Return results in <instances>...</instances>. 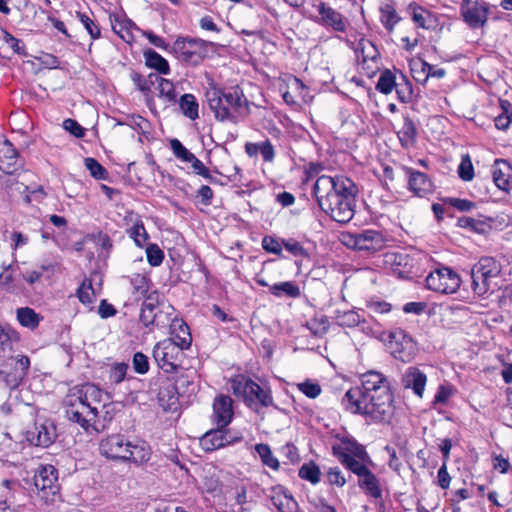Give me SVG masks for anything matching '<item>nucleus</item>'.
Returning a JSON list of instances; mask_svg holds the SVG:
<instances>
[{
    "label": "nucleus",
    "instance_id": "f257e3e1",
    "mask_svg": "<svg viewBox=\"0 0 512 512\" xmlns=\"http://www.w3.org/2000/svg\"><path fill=\"white\" fill-rule=\"evenodd\" d=\"M361 386L349 389L342 403L352 413L365 416L375 422L389 415L392 403L390 385L384 375L368 371L361 377Z\"/></svg>",
    "mask_w": 512,
    "mask_h": 512
},
{
    "label": "nucleus",
    "instance_id": "f03ea898",
    "mask_svg": "<svg viewBox=\"0 0 512 512\" xmlns=\"http://www.w3.org/2000/svg\"><path fill=\"white\" fill-rule=\"evenodd\" d=\"M313 191L321 210L334 221L348 223L353 218L358 188L350 178L319 176Z\"/></svg>",
    "mask_w": 512,
    "mask_h": 512
},
{
    "label": "nucleus",
    "instance_id": "7ed1b4c3",
    "mask_svg": "<svg viewBox=\"0 0 512 512\" xmlns=\"http://www.w3.org/2000/svg\"><path fill=\"white\" fill-rule=\"evenodd\" d=\"M332 452L344 467L359 477L362 489L373 498H381L379 481L367 467L371 460L364 446L353 439L342 438L333 444Z\"/></svg>",
    "mask_w": 512,
    "mask_h": 512
},
{
    "label": "nucleus",
    "instance_id": "20e7f679",
    "mask_svg": "<svg viewBox=\"0 0 512 512\" xmlns=\"http://www.w3.org/2000/svg\"><path fill=\"white\" fill-rule=\"evenodd\" d=\"M66 415L72 422L79 424L86 432L96 430L93 423L99 409L105 406L103 392L93 384H84L71 388L64 399Z\"/></svg>",
    "mask_w": 512,
    "mask_h": 512
},
{
    "label": "nucleus",
    "instance_id": "39448f33",
    "mask_svg": "<svg viewBox=\"0 0 512 512\" xmlns=\"http://www.w3.org/2000/svg\"><path fill=\"white\" fill-rule=\"evenodd\" d=\"M206 99L216 120L220 122L237 123L239 114L248 112V100L238 86L228 89L211 87L206 92Z\"/></svg>",
    "mask_w": 512,
    "mask_h": 512
},
{
    "label": "nucleus",
    "instance_id": "423d86ee",
    "mask_svg": "<svg viewBox=\"0 0 512 512\" xmlns=\"http://www.w3.org/2000/svg\"><path fill=\"white\" fill-rule=\"evenodd\" d=\"M99 450L106 458L130 461L138 465L146 463L151 457V449L146 442H131L121 434H113L102 439Z\"/></svg>",
    "mask_w": 512,
    "mask_h": 512
},
{
    "label": "nucleus",
    "instance_id": "0eeeda50",
    "mask_svg": "<svg viewBox=\"0 0 512 512\" xmlns=\"http://www.w3.org/2000/svg\"><path fill=\"white\" fill-rule=\"evenodd\" d=\"M501 271V264L493 257L480 258L471 269L473 292L480 297H485L498 290Z\"/></svg>",
    "mask_w": 512,
    "mask_h": 512
},
{
    "label": "nucleus",
    "instance_id": "6e6552de",
    "mask_svg": "<svg viewBox=\"0 0 512 512\" xmlns=\"http://www.w3.org/2000/svg\"><path fill=\"white\" fill-rule=\"evenodd\" d=\"M171 51L181 62L197 66L207 56V42L199 38L178 37Z\"/></svg>",
    "mask_w": 512,
    "mask_h": 512
},
{
    "label": "nucleus",
    "instance_id": "1a4fd4ad",
    "mask_svg": "<svg viewBox=\"0 0 512 512\" xmlns=\"http://www.w3.org/2000/svg\"><path fill=\"white\" fill-rule=\"evenodd\" d=\"M183 350L173 341V339H164L158 342L153 349V357L160 369L165 373H173L181 367Z\"/></svg>",
    "mask_w": 512,
    "mask_h": 512
},
{
    "label": "nucleus",
    "instance_id": "9d476101",
    "mask_svg": "<svg viewBox=\"0 0 512 512\" xmlns=\"http://www.w3.org/2000/svg\"><path fill=\"white\" fill-rule=\"evenodd\" d=\"M0 365V381L9 389H16L27 376L30 360L27 356L6 357Z\"/></svg>",
    "mask_w": 512,
    "mask_h": 512
},
{
    "label": "nucleus",
    "instance_id": "9b49d317",
    "mask_svg": "<svg viewBox=\"0 0 512 512\" xmlns=\"http://www.w3.org/2000/svg\"><path fill=\"white\" fill-rule=\"evenodd\" d=\"M34 486L38 499L45 504H52L60 497L57 471L51 465L38 470L34 476Z\"/></svg>",
    "mask_w": 512,
    "mask_h": 512
},
{
    "label": "nucleus",
    "instance_id": "f8f14e48",
    "mask_svg": "<svg viewBox=\"0 0 512 512\" xmlns=\"http://www.w3.org/2000/svg\"><path fill=\"white\" fill-rule=\"evenodd\" d=\"M343 243L352 249L375 253L386 246V239L380 231L364 230L359 233H348L343 236Z\"/></svg>",
    "mask_w": 512,
    "mask_h": 512
},
{
    "label": "nucleus",
    "instance_id": "ddd939ff",
    "mask_svg": "<svg viewBox=\"0 0 512 512\" xmlns=\"http://www.w3.org/2000/svg\"><path fill=\"white\" fill-rule=\"evenodd\" d=\"M425 281L428 289L442 294L455 293L461 284L459 275L449 267L431 271Z\"/></svg>",
    "mask_w": 512,
    "mask_h": 512
},
{
    "label": "nucleus",
    "instance_id": "4468645a",
    "mask_svg": "<svg viewBox=\"0 0 512 512\" xmlns=\"http://www.w3.org/2000/svg\"><path fill=\"white\" fill-rule=\"evenodd\" d=\"M460 13L469 27L479 28L487 22L489 7L484 2L463 0L460 5Z\"/></svg>",
    "mask_w": 512,
    "mask_h": 512
},
{
    "label": "nucleus",
    "instance_id": "2eb2a0df",
    "mask_svg": "<svg viewBox=\"0 0 512 512\" xmlns=\"http://www.w3.org/2000/svg\"><path fill=\"white\" fill-rule=\"evenodd\" d=\"M313 7L318 12V16L314 19L315 22L324 27L332 28L337 32H345L346 20L340 12L323 1L315 2Z\"/></svg>",
    "mask_w": 512,
    "mask_h": 512
},
{
    "label": "nucleus",
    "instance_id": "dca6fc26",
    "mask_svg": "<svg viewBox=\"0 0 512 512\" xmlns=\"http://www.w3.org/2000/svg\"><path fill=\"white\" fill-rule=\"evenodd\" d=\"M21 164L18 159V152L13 144L5 139L0 142V170L6 174H13Z\"/></svg>",
    "mask_w": 512,
    "mask_h": 512
},
{
    "label": "nucleus",
    "instance_id": "f3484780",
    "mask_svg": "<svg viewBox=\"0 0 512 512\" xmlns=\"http://www.w3.org/2000/svg\"><path fill=\"white\" fill-rule=\"evenodd\" d=\"M234 442L225 428L218 427L203 435L200 445L205 451H214Z\"/></svg>",
    "mask_w": 512,
    "mask_h": 512
},
{
    "label": "nucleus",
    "instance_id": "a211bd4d",
    "mask_svg": "<svg viewBox=\"0 0 512 512\" xmlns=\"http://www.w3.org/2000/svg\"><path fill=\"white\" fill-rule=\"evenodd\" d=\"M245 403L256 412L259 411L258 406L270 407L274 405L270 389H264L254 381L253 384L250 385Z\"/></svg>",
    "mask_w": 512,
    "mask_h": 512
},
{
    "label": "nucleus",
    "instance_id": "6ab92c4d",
    "mask_svg": "<svg viewBox=\"0 0 512 512\" xmlns=\"http://www.w3.org/2000/svg\"><path fill=\"white\" fill-rule=\"evenodd\" d=\"M427 377L417 367H408L402 375V385L405 389H412L414 394L422 397Z\"/></svg>",
    "mask_w": 512,
    "mask_h": 512
},
{
    "label": "nucleus",
    "instance_id": "aec40b11",
    "mask_svg": "<svg viewBox=\"0 0 512 512\" xmlns=\"http://www.w3.org/2000/svg\"><path fill=\"white\" fill-rule=\"evenodd\" d=\"M389 348L395 358L404 359V353L413 347L412 339L402 329L389 333Z\"/></svg>",
    "mask_w": 512,
    "mask_h": 512
},
{
    "label": "nucleus",
    "instance_id": "412c9836",
    "mask_svg": "<svg viewBox=\"0 0 512 512\" xmlns=\"http://www.w3.org/2000/svg\"><path fill=\"white\" fill-rule=\"evenodd\" d=\"M215 421L218 427L225 428L232 420V399L221 395L213 403Z\"/></svg>",
    "mask_w": 512,
    "mask_h": 512
},
{
    "label": "nucleus",
    "instance_id": "4be33fe9",
    "mask_svg": "<svg viewBox=\"0 0 512 512\" xmlns=\"http://www.w3.org/2000/svg\"><path fill=\"white\" fill-rule=\"evenodd\" d=\"M493 181L495 185L503 190L508 191L512 184L511 166L502 159H497L492 168Z\"/></svg>",
    "mask_w": 512,
    "mask_h": 512
},
{
    "label": "nucleus",
    "instance_id": "5701e85b",
    "mask_svg": "<svg viewBox=\"0 0 512 512\" xmlns=\"http://www.w3.org/2000/svg\"><path fill=\"white\" fill-rule=\"evenodd\" d=\"M407 172L409 173V189L415 195L423 197L424 195L432 192L433 184L425 173L413 171L411 169H408Z\"/></svg>",
    "mask_w": 512,
    "mask_h": 512
},
{
    "label": "nucleus",
    "instance_id": "b1692460",
    "mask_svg": "<svg viewBox=\"0 0 512 512\" xmlns=\"http://www.w3.org/2000/svg\"><path fill=\"white\" fill-rule=\"evenodd\" d=\"M29 441L34 445L48 447L55 439V430L52 425H36L33 431L29 432Z\"/></svg>",
    "mask_w": 512,
    "mask_h": 512
},
{
    "label": "nucleus",
    "instance_id": "393cba45",
    "mask_svg": "<svg viewBox=\"0 0 512 512\" xmlns=\"http://www.w3.org/2000/svg\"><path fill=\"white\" fill-rule=\"evenodd\" d=\"M171 337L177 345L188 349L191 346L192 337L188 325L182 320H174L170 326Z\"/></svg>",
    "mask_w": 512,
    "mask_h": 512
},
{
    "label": "nucleus",
    "instance_id": "a878e982",
    "mask_svg": "<svg viewBox=\"0 0 512 512\" xmlns=\"http://www.w3.org/2000/svg\"><path fill=\"white\" fill-rule=\"evenodd\" d=\"M18 341V333L14 329L0 325V359L8 357Z\"/></svg>",
    "mask_w": 512,
    "mask_h": 512
},
{
    "label": "nucleus",
    "instance_id": "bb28decb",
    "mask_svg": "<svg viewBox=\"0 0 512 512\" xmlns=\"http://www.w3.org/2000/svg\"><path fill=\"white\" fill-rule=\"evenodd\" d=\"M399 141L404 148H408L414 145L417 137V128L413 120L405 116L403 119V125L397 132Z\"/></svg>",
    "mask_w": 512,
    "mask_h": 512
},
{
    "label": "nucleus",
    "instance_id": "cd10ccee",
    "mask_svg": "<svg viewBox=\"0 0 512 512\" xmlns=\"http://www.w3.org/2000/svg\"><path fill=\"white\" fill-rule=\"evenodd\" d=\"M271 501L280 512H294L297 508V503L293 497L280 489L274 490Z\"/></svg>",
    "mask_w": 512,
    "mask_h": 512
},
{
    "label": "nucleus",
    "instance_id": "c85d7f7f",
    "mask_svg": "<svg viewBox=\"0 0 512 512\" xmlns=\"http://www.w3.org/2000/svg\"><path fill=\"white\" fill-rule=\"evenodd\" d=\"M146 65L156 70L159 74L167 75L170 73L168 61L156 51L149 49L144 52Z\"/></svg>",
    "mask_w": 512,
    "mask_h": 512
},
{
    "label": "nucleus",
    "instance_id": "c756f323",
    "mask_svg": "<svg viewBox=\"0 0 512 512\" xmlns=\"http://www.w3.org/2000/svg\"><path fill=\"white\" fill-rule=\"evenodd\" d=\"M150 82L153 83V79L158 84L159 96L165 98L167 102H175L177 99V92L174 84L165 78L159 77L156 74L149 75Z\"/></svg>",
    "mask_w": 512,
    "mask_h": 512
},
{
    "label": "nucleus",
    "instance_id": "7c9ffc66",
    "mask_svg": "<svg viewBox=\"0 0 512 512\" xmlns=\"http://www.w3.org/2000/svg\"><path fill=\"white\" fill-rule=\"evenodd\" d=\"M269 288L270 292L276 297L298 298L301 295L300 288L292 281L280 282L269 286Z\"/></svg>",
    "mask_w": 512,
    "mask_h": 512
},
{
    "label": "nucleus",
    "instance_id": "2f4dec72",
    "mask_svg": "<svg viewBox=\"0 0 512 512\" xmlns=\"http://www.w3.org/2000/svg\"><path fill=\"white\" fill-rule=\"evenodd\" d=\"M179 106L184 116L190 120H196L199 117V105L193 94L182 95L179 100Z\"/></svg>",
    "mask_w": 512,
    "mask_h": 512
},
{
    "label": "nucleus",
    "instance_id": "473e14b6",
    "mask_svg": "<svg viewBox=\"0 0 512 512\" xmlns=\"http://www.w3.org/2000/svg\"><path fill=\"white\" fill-rule=\"evenodd\" d=\"M18 322L27 328L34 329L39 325L41 317L32 308L21 307L16 311Z\"/></svg>",
    "mask_w": 512,
    "mask_h": 512
},
{
    "label": "nucleus",
    "instance_id": "72a5a7b5",
    "mask_svg": "<svg viewBox=\"0 0 512 512\" xmlns=\"http://www.w3.org/2000/svg\"><path fill=\"white\" fill-rule=\"evenodd\" d=\"M358 61L366 63L368 60L375 61L378 56V51L372 42L369 40L361 39L356 49Z\"/></svg>",
    "mask_w": 512,
    "mask_h": 512
},
{
    "label": "nucleus",
    "instance_id": "f704fd0d",
    "mask_svg": "<svg viewBox=\"0 0 512 512\" xmlns=\"http://www.w3.org/2000/svg\"><path fill=\"white\" fill-rule=\"evenodd\" d=\"M251 384H253L252 379L244 375H237L231 379V390L235 396L242 397L245 401Z\"/></svg>",
    "mask_w": 512,
    "mask_h": 512
},
{
    "label": "nucleus",
    "instance_id": "c9c22d12",
    "mask_svg": "<svg viewBox=\"0 0 512 512\" xmlns=\"http://www.w3.org/2000/svg\"><path fill=\"white\" fill-rule=\"evenodd\" d=\"M380 20L384 27L392 32L395 25L400 21V17L397 14L395 8L390 4H385L380 8Z\"/></svg>",
    "mask_w": 512,
    "mask_h": 512
},
{
    "label": "nucleus",
    "instance_id": "e433bc0d",
    "mask_svg": "<svg viewBox=\"0 0 512 512\" xmlns=\"http://www.w3.org/2000/svg\"><path fill=\"white\" fill-rule=\"evenodd\" d=\"M156 300L152 298V296H148L146 301L142 304L141 313H140V321L145 326H150L155 323L156 320V312L157 306L155 304Z\"/></svg>",
    "mask_w": 512,
    "mask_h": 512
},
{
    "label": "nucleus",
    "instance_id": "4c0bfd02",
    "mask_svg": "<svg viewBox=\"0 0 512 512\" xmlns=\"http://www.w3.org/2000/svg\"><path fill=\"white\" fill-rule=\"evenodd\" d=\"M396 86L395 75L390 70H385L381 73L376 89L385 95L390 94Z\"/></svg>",
    "mask_w": 512,
    "mask_h": 512
},
{
    "label": "nucleus",
    "instance_id": "58836bf2",
    "mask_svg": "<svg viewBox=\"0 0 512 512\" xmlns=\"http://www.w3.org/2000/svg\"><path fill=\"white\" fill-rule=\"evenodd\" d=\"M255 450L258 453L264 465L274 470H277L279 468V461L273 456L272 451L267 444H257L255 446Z\"/></svg>",
    "mask_w": 512,
    "mask_h": 512
},
{
    "label": "nucleus",
    "instance_id": "ea45409f",
    "mask_svg": "<svg viewBox=\"0 0 512 512\" xmlns=\"http://www.w3.org/2000/svg\"><path fill=\"white\" fill-rule=\"evenodd\" d=\"M76 17L93 40L100 38L101 30L94 19L82 12H76Z\"/></svg>",
    "mask_w": 512,
    "mask_h": 512
},
{
    "label": "nucleus",
    "instance_id": "a19ab883",
    "mask_svg": "<svg viewBox=\"0 0 512 512\" xmlns=\"http://www.w3.org/2000/svg\"><path fill=\"white\" fill-rule=\"evenodd\" d=\"M335 318L339 325L345 327H355L360 323L359 314L353 310H337Z\"/></svg>",
    "mask_w": 512,
    "mask_h": 512
},
{
    "label": "nucleus",
    "instance_id": "79ce46f5",
    "mask_svg": "<svg viewBox=\"0 0 512 512\" xmlns=\"http://www.w3.org/2000/svg\"><path fill=\"white\" fill-rule=\"evenodd\" d=\"M127 232L139 247H142L148 240V234L141 220H137Z\"/></svg>",
    "mask_w": 512,
    "mask_h": 512
},
{
    "label": "nucleus",
    "instance_id": "37998d69",
    "mask_svg": "<svg viewBox=\"0 0 512 512\" xmlns=\"http://www.w3.org/2000/svg\"><path fill=\"white\" fill-rule=\"evenodd\" d=\"M170 147L175 157L183 162L191 163L196 157L176 138L170 140Z\"/></svg>",
    "mask_w": 512,
    "mask_h": 512
},
{
    "label": "nucleus",
    "instance_id": "c03bdc74",
    "mask_svg": "<svg viewBox=\"0 0 512 512\" xmlns=\"http://www.w3.org/2000/svg\"><path fill=\"white\" fill-rule=\"evenodd\" d=\"M299 477L316 484L320 480V469L313 462L304 464L299 470Z\"/></svg>",
    "mask_w": 512,
    "mask_h": 512
},
{
    "label": "nucleus",
    "instance_id": "a18cd8bd",
    "mask_svg": "<svg viewBox=\"0 0 512 512\" xmlns=\"http://www.w3.org/2000/svg\"><path fill=\"white\" fill-rule=\"evenodd\" d=\"M132 293L136 300H140L148 291V281L145 276L136 274L131 278Z\"/></svg>",
    "mask_w": 512,
    "mask_h": 512
},
{
    "label": "nucleus",
    "instance_id": "49530a36",
    "mask_svg": "<svg viewBox=\"0 0 512 512\" xmlns=\"http://www.w3.org/2000/svg\"><path fill=\"white\" fill-rule=\"evenodd\" d=\"M412 8V19L418 27L428 29L430 25L427 23L430 18V12L418 5H410Z\"/></svg>",
    "mask_w": 512,
    "mask_h": 512
},
{
    "label": "nucleus",
    "instance_id": "de8ad7c7",
    "mask_svg": "<svg viewBox=\"0 0 512 512\" xmlns=\"http://www.w3.org/2000/svg\"><path fill=\"white\" fill-rule=\"evenodd\" d=\"M417 66H419L423 72V82H426L429 77L443 78L446 74L442 68H435L423 60H418Z\"/></svg>",
    "mask_w": 512,
    "mask_h": 512
},
{
    "label": "nucleus",
    "instance_id": "09e8293b",
    "mask_svg": "<svg viewBox=\"0 0 512 512\" xmlns=\"http://www.w3.org/2000/svg\"><path fill=\"white\" fill-rule=\"evenodd\" d=\"M395 89L401 102L407 103L411 100L412 84L405 76H402V82L396 83Z\"/></svg>",
    "mask_w": 512,
    "mask_h": 512
},
{
    "label": "nucleus",
    "instance_id": "8fccbe9b",
    "mask_svg": "<svg viewBox=\"0 0 512 512\" xmlns=\"http://www.w3.org/2000/svg\"><path fill=\"white\" fill-rule=\"evenodd\" d=\"M458 175L463 181H471L474 177V168L469 155H464L458 167Z\"/></svg>",
    "mask_w": 512,
    "mask_h": 512
},
{
    "label": "nucleus",
    "instance_id": "3c124183",
    "mask_svg": "<svg viewBox=\"0 0 512 512\" xmlns=\"http://www.w3.org/2000/svg\"><path fill=\"white\" fill-rule=\"evenodd\" d=\"M77 296L81 303L92 304L96 297L91 282L84 281L77 290Z\"/></svg>",
    "mask_w": 512,
    "mask_h": 512
},
{
    "label": "nucleus",
    "instance_id": "603ef678",
    "mask_svg": "<svg viewBox=\"0 0 512 512\" xmlns=\"http://www.w3.org/2000/svg\"><path fill=\"white\" fill-rule=\"evenodd\" d=\"M298 389L307 397L315 399L321 394V386L314 381L306 380L302 383L297 384Z\"/></svg>",
    "mask_w": 512,
    "mask_h": 512
},
{
    "label": "nucleus",
    "instance_id": "864d4df0",
    "mask_svg": "<svg viewBox=\"0 0 512 512\" xmlns=\"http://www.w3.org/2000/svg\"><path fill=\"white\" fill-rule=\"evenodd\" d=\"M147 261L151 266H159L163 259L164 253L156 244H150L146 248Z\"/></svg>",
    "mask_w": 512,
    "mask_h": 512
},
{
    "label": "nucleus",
    "instance_id": "5fc2aeb1",
    "mask_svg": "<svg viewBox=\"0 0 512 512\" xmlns=\"http://www.w3.org/2000/svg\"><path fill=\"white\" fill-rule=\"evenodd\" d=\"M85 166L90 174L96 179H105L107 175L106 169L94 158H86Z\"/></svg>",
    "mask_w": 512,
    "mask_h": 512
},
{
    "label": "nucleus",
    "instance_id": "6e6d98bb",
    "mask_svg": "<svg viewBox=\"0 0 512 512\" xmlns=\"http://www.w3.org/2000/svg\"><path fill=\"white\" fill-rule=\"evenodd\" d=\"M282 244H283V247L288 252H290L293 256L308 257L307 250L304 247H302V245L299 242H297L293 239H288V240H283Z\"/></svg>",
    "mask_w": 512,
    "mask_h": 512
},
{
    "label": "nucleus",
    "instance_id": "4d7b16f0",
    "mask_svg": "<svg viewBox=\"0 0 512 512\" xmlns=\"http://www.w3.org/2000/svg\"><path fill=\"white\" fill-rule=\"evenodd\" d=\"M111 25L113 31L118 34L123 40L126 39L125 35L123 34L124 30H128L129 28L135 27V24L128 19H120L118 17L111 18Z\"/></svg>",
    "mask_w": 512,
    "mask_h": 512
},
{
    "label": "nucleus",
    "instance_id": "13d9d810",
    "mask_svg": "<svg viewBox=\"0 0 512 512\" xmlns=\"http://www.w3.org/2000/svg\"><path fill=\"white\" fill-rule=\"evenodd\" d=\"M307 328L311 331V333L315 336H322L328 330V321L324 318L322 319H311L306 324Z\"/></svg>",
    "mask_w": 512,
    "mask_h": 512
},
{
    "label": "nucleus",
    "instance_id": "bf43d9fd",
    "mask_svg": "<svg viewBox=\"0 0 512 512\" xmlns=\"http://www.w3.org/2000/svg\"><path fill=\"white\" fill-rule=\"evenodd\" d=\"M133 368L139 374H146L149 370L148 357L142 352H136L133 356Z\"/></svg>",
    "mask_w": 512,
    "mask_h": 512
},
{
    "label": "nucleus",
    "instance_id": "052dcab7",
    "mask_svg": "<svg viewBox=\"0 0 512 512\" xmlns=\"http://www.w3.org/2000/svg\"><path fill=\"white\" fill-rule=\"evenodd\" d=\"M128 370V364L118 363L114 365L110 370V380L114 383H120L126 376Z\"/></svg>",
    "mask_w": 512,
    "mask_h": 512
},
{
    "label": "nucleus",
    "instance_id": "680f3d73",
    "mask_svg": "<svg viewBox=\"0 0 512 512\" xmlns=\"http://www.w3.org/2000/svg\"><path fill=\"white\" fill-rule=\"evenodd\" d=\"M327 480L331 485H337L339 487L344 486L346 483V479L338 467H333L328 470Z\"/></svg>",
    "mask_w": 512,
    "mask_h": 512
},
{
    "label": "nucleus",
    "instance_id": "e2e57ef3",
    "mask_svg": "<svg viewBox=\"0 0 512 512\" xmlns=\"http://www.w3.org/2000/svg\"><path fill=\"white\" fill-rule=\"evenodd\" d=\"M262 246L267 252L279 255L282 251L283 244L273 237L266 236L262 240Z\"/></svg>",
    "mask_w": 512,
    "mask_h": 512
},
{
    "label": "nucleus",
    "instance_id": "0e129e2a",
    "mask_svg": "<svg viewBox=\"0 0 512 512\" xmlns=\"http://www.w3.org/2000/svg\"><path fill=\"white\" fill-rule=\"evenodd\" d=\"M63 127L66 131L70 132L77 138L84 136V128L74 119H66L63 122Z\"/></svg>",
    "mask_w": 512,
    "mask_h": 512
},
{
    "label": "nucleus",
    "instance_id": "69168bd1",
    "mask_svg": "<svg viewBox=\"0 0 512 512\" xmlns=\"http://www.w3.org/2000/svg\"><path fill=\"white\" fill-rule=\"evenodd\" d=\"M259 153L265 162H272L275 157V151L272 143L269 140L260 142Z\"/></svg>",
    "mask_w": 512,
    "mask_h": 512
},
{
    "label": "nucleus",
    "instance_id": "338daca9",
    "mask_svg": "<svg viewBox=\"0 0 512 512\" xmlns=\"http://www.w3.org/2000/svg\"><path fill=\"white\" fill-rule=\"evenodd\" d=\"M438 484L442 489H448L451 477L447 471V464L443 463L437 473Z\"/></svg>",
    "mask_w": 512,
    "mask_h": 512
},
{
    "label": "nucleus",
    "instance_id": "774afa93",
    "mask_svg": "<svg viewBox=\"0 0 512 512\" xmlns=\"http://www.w3.org/2000/svg\"><path fill=\"white\" fill-rule=\"evenodd\" d=\"M452 395L451 388L441 385L434 397L435 404H445Z\"/></svg>",
    "mask_w": 512,
    "mask_h": 512
}]
</instances>
